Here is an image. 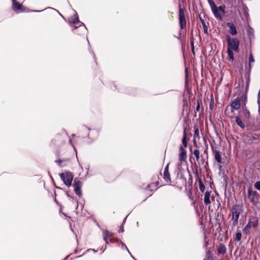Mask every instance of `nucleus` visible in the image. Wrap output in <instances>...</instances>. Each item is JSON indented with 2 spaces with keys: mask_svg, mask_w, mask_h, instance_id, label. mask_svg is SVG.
<instances>
[{
  "mask_svg": "<svg viewBox=\"0 0 260 260\" xmlns=\"http://www.w3.org/2000/svg\"><path fill=\"white\" fill-rule=\"evenodd\" d=\"M59 176L65 185L68 186H70L72 185L74 178V175L72 173L66 171L59 174Z\"/></svg>",
  "mask_w": 260,
  "mask_h": 260,
  "instance_id": "obj_3",
  "label": "nucleus"
},
{
  "mask_svg": "<svg viewBox=\"0 0 260 260\" xmlns=\"http://www.w3.org/2000/svg\"><path fill=\"white\" fill-rule=\"evenodd\" d=\"M248 223L252 228H256L258 225V219L257 217L251 216L249 217Z\"/></svg>",
  "mask_w": 260,
  "mask_h": 260,
  "instance_id": "obj_11",
  "label": "nucleus"
},
{
  "mask_svg": "<svg viewBox=\"0 0 260 260\" xmlns=\"http://www.w3.org/2000/svg\"><path fill=\"white\" fill-rule=\"evenodd\" d=\"M69 23L70 25L73 24L75 27V29L78 27H82V29L85 31L86 28L84 25V24L81 22L78 18V16L76 11H75V14L73 16L70 17L69 19Z\"/></svg>",
  "mask_w": 260,
  "mask_h": 260,
  "instance_id": "obj_2",
  "label": "nucleus"
},
{
  "mask_svg": "<svg viewBox=\"0 0 260 260\" xmlns=\"http://www.w3.org/2000/svg\"><path fill=\"white\" fill-rule=\"evenodd\" d=\"M90 249L88 250V251H89ZM91 250H92L93 251H94V252H96V251L94 250V249H91Z\"/></svg>",
  "mask_w": 260,
  "mask_h": 260,
  "instance_id": "obj_40",
  "label": "nucleus"
},
{
  "mask_svg": "<svg viewBox=\"0 0 260 260\" xmlns=\"http://www.w3.org/2000/svg\"><path fill=\"white\" fill-rule=\"evenodd\" d=\"M56 162L57 163H58V164H60V162H61V160H56Z\"/></svg>",
  "mask_w": 260,
  "mask_h": 260,
  "instance_id": "obj_39",
  "label": "nucleus"
},
{
  "mask_svg": "<svg viewBox=\"0 0 260 260\" xmlns=\"http://www.w3.org/2000/svg\"><path fill=\"white\" fill-rule=\"evenodd\" d=\"M83 131L88 133L87 137L91 141L95 140L98 137L99 134V131L96 129H91L87 126H84L83 127Z\"/></svg>",
  "mask_w": 260,
  "mask_h": 260,
  "instance_id": "obj_6",
  "label": "nucleus"
},
{
  "mask_svg": "<svg viewBox=\"0 0 260 260\" xmlns=\"http://www.w3.org/2000/svg\"><path fill=\"white\" fill-rule=\"evenodd\" d=\"M193 155H194L196 160L199 162V159H200V153L198 149H194L193 151Z\"/></svg>",
  "mask_w": 260,
  "mask_h": 260,
  "instance_id": "obj_21",
  "label": "nucleus"
},
{
  "mask_svg": "<svg viewBox=\"0 0 260 260\" xmlns=\"http://www.w3.org/2000/svg\"><path fill=\"white\" fill-rule=\"evenodd\" d=\"M119 245L121 246L122 248H124L125 249H126V250L128 251V252L132 256V255L131 253H130V252L129 251L127 247H126V246L122 241H120L119 242Z\"/></svg>",
  "mask_w": 260,
  "mask_h": 260,
  "instance_id": "obj_29",
  "label": "nucleus"
},
{
  "mask_svg": "<svg viewBox=\"0 0 260 260\" xmlns=\"http://www.w3.org/2000/svg\"><path fill=\"white\" fill-rule=\"evenodd\" d=\"M187 134L186 133V129L185 128L183 132V137L182 140V143L184 147L186 148L187 146V142L186 141Z\"/></svg>",
  "mask_w": 260,
  "mask_h": 260,
  "instance_id": "obj_17",
  "label": "nucleus"
},
{
  "mask_svg": "<svg viewBox=\"0 0 260 260\" xmlns=\"http://www.w3.org/2000/svg\"><path fill=\"white\" fill-rule=\"evenodd\" d=\"M252 228L251 226L248 223H247L246 226L243 228V232L247 234L248 233V232H249V229Z\"/></svg>",
  "mask_w": 260,
  "mask_h": 260,
  "instance_id": "obj_23",
  "label": "nucleus"
},
{
  "mask_svg": "<svg viewBox=\"0 0 260 260\" xmlns=\"http://www.w3.org/2000/svg\"><path fill=\"white\" fill-rule=\"evenodd\" d=\"M235 121L236 124L242 128H244L245 125L242 122L241 119L238 116L235 118Z\"/></svg>",
  "mask_w": 260,
  "mask_h": 260,
  "instance_id": "obj_19",
  "label": "nucleus"
},
{
  "mask_svg": "<svg viewBox=\"0 0 260 260\" xmlns=\"http://www.w3.org/2000/svg\"><path fill=\"white\" fill-rule=\"evenodd\" d=\"M254 62V58L251 54H250L249 56V65H251V63Z\"/></svg>",
  "mask_w": 260,
  "mask_h": 260,
  "instance_id": "obj_32",
  "label": "nucleus"
},
{
  "mask_svg": "<svg viewBox=\"0 0 260 260\" xmlns=\"http://www.w3.org/2000/svg\"><path fill=\"white\" fill-rule=\"evenodd\" d=\"M218 169H219V170L220 171H221V169H222V166H221V165H219V166H218Z\"/></svg>",
  "mask_w": 260,
  "mask_h": 260,
  "instance_id": "obj_38",
  "label": "nucleus"
},
{
  "mask_svg": "<svg viewBox=\"0 0 260 260\" xmlns=\"http://www.w3.org/2000/svg\"><path fill=\"white\" fill-rule=\"evenodd\" d=\"M208 2L211 8V10L216 8V6L212 0H208Z\"/></svg>",
  "mask_w": 260,
  "mask_h": 260,
  "instance_id": "obj_27",
  "label": "nucleus"
},
{
  "mask_svg": "<svg viewBox=\"0 0 260 260\" xmlns=\"http://www.w3.org/2000/svg\"><path fill=\"white\" fill-rule=\"evenodd\" d=\"M228 43V49L235 51V52L239 51V41L237 38L231 39L228 37L226 39Z\"/></svg>",
  "mask_w": 260,
  "mask_h": 260,
  "instance_id": "obj_4",
  "label": "nucleus"
},
{
  "mask_svg": "<svg viewBox=\"0 0 260 260\" xmlns=\"http://www.w3.org/2000/svg\"><path fill=\"white\" fill-rule=\"evenodd\" d=\"M233 50H231L229 49H228L227 50L228 56L229 57L230 59H231V60H234V53L233 52Z\"/></svg>",
  "mask_w": 260,
  "mask_h": 260,
  "instance_id": "obj_25",
  "label": "nucleus"
},
{
  "mask_svg": "<svg viewBox=\"0 0 260 260\" xmlns=\"http://www.w3.org/2000/svg\"><path fill=\"white\" fill-rule=\"evenodd\" d=\"M246 101V97L245 95H242L239 99H236L231 104L232 111L233 112V110H238L239 109H240L241 104L243 103L245 105Z\"/></svg>",
  "mask_w": 260,
  "mask_h": 260,
  "instance_id": "obj_7",
  "label": "nucleus"
},
{
  "mask_svg": "<svg viewBox=\"0 0 260 260\" xmlns=\"http://www.w3.org/2000/svg\"><path fill=\"white\" fill-rule=\"evenodd\" d=\"M247 197L249 201L253 205H256L259 202V198L257 193L253 191L251 187H249L247 190Z\"/></svg>",
  "mask_w": 260,
  "mask_h": 260,
  "instance_id": "obj_5",
  "label": "nucleus"
},
{
  "mask_svg": "<svg viewBox=\"0 0 260 260\" xmlns=\"http://www.w3.org/2000/svg\"><path fill=\"white\" fill-rule=\"evenodd\" d=\"M180 166H181V165H180V164H178V167H179Z\"/></svg>",
  "mask_w": 260,
  "mask_h": 260,
  "instance_id": "obj_43",
  "label": "nucleus"
},
{
  "mask_svg": "<svg viewBox=\"0 0 260 260\" xmlns=\"http://www.w3.org/2000/svg\"><path fill=\"white\" fill-rule=\"evenodd\" d=\"M226 249L225 246L223 244H220L218 249V253L220 254H224L226 252Z\"/></svg>",
  "mask_w": 260,
  "mask_h": 260,
  "instance_id": "obj_20",
  "label": "nucleus"
},
{
  "mask_svg": "<svg viewBox=\"0 0 260 260\" xmlns=\"http://www.w3.org/2000/svg\"><path fill=\"white\" fill-rule=\"evenodd\" d=\"M210 192L206 191L204 195V201L206 205H209L211 204L210 200Z\"/></svg>",
  "mask_w": 260,
  "mask_h": 260,
  "instance_id": "obj_14",
  "label": "nucleus"
},
{
  "mask_svg": "<svg viewBox=\"0 0 260 260\" xmlns=\"http://www.w3.org/2000/svg\"><path fill=\"white\" fill-rule=\"evenodd\" d=\"M105 242H106V244H108L109 243V242H108V240H107V241H105Z\"/></svg>",
  "mask_w": 260,
  "mask_h": 260,
  "instance_id": "obj_41",
  "label": "nucleus"
},
{
  "mask_svg": "<svg viewBox=\"0 0 260 260\" xmlns=\"http://www.w3.org/2000/svg\"><path fill=\"white\" fill-rule=\"evenodd\" d=\"M113 236V234L108 231L103 232V239L105 241H107V239L109 237Z\"/></svg>",
  "mask_w": 260,
  "mask_h": 260,
  "instance_id": "obj_16",
  "label": "nucleus"
},
{
  "mask_svg": "<svg viewBox=\"0 0 260 260\" xmlns=\"http://www.w3.org/2000/svg\"><path fill=\"white\" fill-rule=\"evenodd\" d=\"M194 138L196 139L198 138L199 139V131L198 128L196 129L194 133Z\"/></svg>",
  "mask_w": 260,
  "mask_h": 260,
  "instance_id": "obj_30",
  "label": "nucleus"
},
{
  "mask_svg": "<svg viewBox=\"0 0 260 260\" xmlns=\"http://www.w3.org/2000/svg\"><path fill=\"white\" fill-rule=\"evenodd\" d=\"M214 155H215V159L218 164L222 163V159L220 153L217 150H215L214 151Z\"/></svg>",
  "mask_w": 260,
  "mask_h": 260,
  "instance_id": "obj_15",
  "label": "nucleus"
},
{
  "mask_svg": "<svg viewBox=\"0 0 260 260\" xmlns=\"http://www.w3.org/2000/svg\"><path fill=\"white\" fill-rule=\"evenodd\" d=\"M243 211V206L234 205L231 209V219L230 220L229 226L232 230L237 226L240 213Z\"/></svg>",
  "mask_w": 260,
  "mask_h": 260,
  "instance_id": "obj_1",
  "label": "nucleus"
},
{
  "mask_svg": "<svg viewBox=\"0 0 260 260\" xmlns=\"http://www.w3.org/2000/svg\"><path fill=\"white\" fill-rule=\"evenodd\" d=\"M12 8L15 13H20L24 12L25 9L22 4L18 3L16 0H12Z\"/></svg>",
  "mask_w": 260,
  "mask_h": 260,
  "instance_id": "obj_9",
  "label": "nucleus"
},
{
  "mask_svg": "<svg viewBox=\"0 0 260 260\" xmlns=\"http://www.w3.org/2000/svg\"><path fill=\"white\" fill-rule=\"evenodd\" d=\"M82 186V182H81L78 178H76L74 179L73 186L74 187V191L75 193L79 197H81L82 194V191L81 190Z\"/></svg>",
  "mask_w": 260,
  "mask_h": 260,
  "instance_id": "obj_8",
  "label": "nucleus"
},
{
  "mask_svg": "<svg viewBox=\"0 0 260 260\" xmlns=\"http://www.w3.org/2000/svg\"><path fill=\"white\" fill-rule=\"evenodd\" d=\"M31 11H32V12H41L42 11H39V10H32Z\"/></svg>",
  "mask_w": 260,
  "mask_h": 260,
  "instance_id": "obj_37",
  "label": "nucleus"
},
{
  "mask_svg": "<svg viewBox=\"0 0 260 260\" xmlns=\"http://www.w3.org/2000/svg\"><path fill=\"white\" fill-rule=\"evenodd\" d=\"M199 188L202 192H204L205 190V185L201 180L199 181Z\"/></svg>",
  "mask_w": 260,
  "mask_h": 260,
  "instance_id": "obj_26",
  "label": "nucleus"
},
{
  "mask_svg": "<svg viewBox=\"0 0 260 260\" xmlns=\"http://www.w3.org/2000/svg\"><path fill=\"white\" fill-rule=\"evenodd\" d=\"M246 112H247L248 114H249V112L247 110H245Z\"/></svg>",
  "mask_w": 260,
  "mask_h": 260,
  "instance_id": "obj_42",
  "label": "nucleus"
},
{
  "mask_svg": "<svg viewBox=\"0 0 260 260\" xmlns=\"http://www.w3.org/2000/svg\"><path fill=\"white\" fill-rule=\"evenodd\" d=\"M241 237H242V234H241V232H237V234H236L235 240L237 241H240V240L241 239Z\"/></svg>",
  "mask_w": 260,
  "mask_h": 260,
  "instance_id": "obj_28",
  "label": "nucleus"
},
{
  "mask_svg": "<svg viewBox=\"0 0 260 260\" xmlns=\"http://www.w3.org/2000/svg\"><path fill=\"white\" fill-rule=\"evenodd\" d=\"M180 153L179 155V159L180 161H184L186 159V151L182 147L180 146L179 148Z\"/></svg>",
  "mask_w": 260,
  "mask_h": 260,
  "instance_id": "obj_12",
  "label": "nucleus"
},
{
  "mask_svg": "<svg viewBox=\"0 0 260 260\" xmlns=\"http://www.w3.org/2000/svg\"><path fill=\"white\" fill-rule=\"evenodd\" d=\"M169 165H168L165 168L164 175L166 180H170V176L168 170Z\"/></svg>",
  "mask_w": 260,
  "mask_h": 260,
  "instance_id": "obj_18",
  "label": "nucleus"
},
{
  "mask_svg": "<svg viewBox=\"0 0 260 260\" xmlns=\"http://www.w3.org/2000/svg\"><path fill=\"white\" fill-rule=\"evenodd\" d=\"M191 44H192L191 50H192V53L194 54V48H193V42H191Z\"/></svg>",
  "mask_w": 260,
  "mask_h": 260,
  "instance_id": "obj_36",
  "label": "nucleus"
},
{
  "mask_svg": "<svg viewBox=\"0 0 260 260\" xmlns=\"http://www.w3.org/2000/svg\"><path fill=\"white\" fill-rule=\"evenodd\" d=\"M214 15V16L217 18H219V19H221V16L219 14V13H218V9L217 8H215V9H213L212 10Z\"/></svg>",
  "mask_w": 260,
  "mask_h": 260,
  "instance_id": "obj_22",
  "label": "nucleus"
},
{
  "mask_svg": "<svg viewBox=\"0 0 260 260\" xmlns=\"http://www.w3.org/2000/svg\"><path fill=\"white\" fill-rule=\"evenodd\" d=\"M124 232V228H123V226H120V229H119V232H121V233H123Z\"/></svg>",
  "mask_w": 260,
  "mask_h": 260,
  "instance_id": "obj_34",
  "label": "nucleus"
},
{
  "mask_svg": "<svg viewBox=\"0 0 260 260\" xmlns=\"http://www.w3.org/2000/svg\"><path fill=\"white\" fill-rule=\"evenodd\" d=\"M199 110H200V104H199V102H198V105L196 107V111H199Z\"/></svg>",
  "mask_w": 260,
  "mask_h": 260,
  "instance_id": "obj_35",
  "label": "nucleus"
},
{
  "mask_svg": "<svg viewBox=\"0 0 260 260\" xmlns=\"http://www.w3.org/2000/svg\"><path fill=\"white\" fill-rule=\"evenodd\" d=\"M201 21L202 24L203 28H204V32L205 34H207V32H208V27H207V26L206 25L205 21L203 19H201Z\"/></svg>",
  "mask_w": 260,
  "mask_h": 260,
  "instance_id": "obj_24",
  "label": "nucleus"
},
{
  "mask_svg": "<svg viewBox=\"0 0 260 260\" xmlns=\"http://www.w3.org/2000/svg\"><path fill=\"white\" fill-rule=\"evenodd\" d=\"M218 9L219 10H220V11H221L223 14L225 13V11H224V8L222 6H219L218 7Z\"/></svg>",
  "mask_w": 260,
  "mask_h": 260,
  "instance_id": "obj_33",
  "label": "nucleus"
},
{
  "mask_svg": "<svg viewBox=\"0 0 260 260\" xmlns=\"http://www.w3.org/2000/svg\"><path fill=\"white\" fill-rule=\"evenodd\" d=\"M227 26L230 28V33L232 36H235L237 35V31L236 28V26L232 22H228L227 23Z\"/></svg>",
  "mask_w": 260,
  "mask_h": 260,
  "instance_id": "obj_13",
  "label": "nucleus"
},
{
  "mask_svg": "<svg viewBox=\"0 0 260 260\" xmlns=\"http://www.w3.org/2000/svg\"><path fill=\"white\" fill-rule=\"evenodd\" d=\"M179 19L180 27L181 29H183L185 27L186 22L185 18L184 10L180 8L179 10Z\"/></svg>",
  "mask_w": 260,
  "mask_h": 260,
  "instance_id": "obj_10",
  "label": "nucleus"
},
{
  "mask_svg": "<svg viewBox=\"0 0 260 260\" xmlns=\"http://www.w3.org/2000/svg\"><path fill=\"white\" fill-rule=\"evenodd\" d=\"M254 187L260 191V181L256 182L254 184Z\"/></svg>",
  "mask_w": 260,
  "mask_h": 260,
  "instance_id": "obj_31",
  "label": "nucleus"
}]
</instances>
